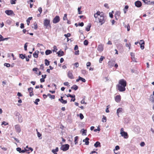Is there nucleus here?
Masks as SVG:
<instances>
[{
  "label": "nucleus",
  "instance_id": "obj_1",
  "mask_svg": "<svg viewBox=\"0 0 154 154\" xmlns=\"http://www.w3.org/2000/svg\"><path fill=\"white\" fill-rule=\"evenodd\" d=\"M94 17L95 18H98L99 22L100 23L101 25H102L105 23V20L104 19L103 12L97 11L96 13L94 14Z\"/></svg>",
  "mask_w": 154,
  "mask_h": 154
},
{
  "label": "nucleus",
  "instance_id": "obj_2",
  "mask_svg": "<svg viewBox=\"0 0 154 154\" xmlns=\"http://www.w3.org/2000/svg\"><path fill=\"white\" fill-rule=\"evenodd\" d=\"M117 85H120L126 87L127 85V82L124 79H121L119 80V83Z\"/></svg>",
  "mask_w": 154,
  "mask_h": 154
},
{
  "label": "nucleus",
  "instance_id": "obj_3",
  "mask_svg": "<svg viewBox=\"0 0 154 154\" xmlns=\"http://www.w3.org/2000/svg\"><path fill=\"white\" fill-rule=\"evenodd\" d=\"M69 145L68 144H66L62 145L60 149L63 151H65L68 150L69 148Z\"/></svg>",
  "mask_w": 154,
  "mask_h": 154
},
{
  "label": "nucleus",
  "instance_id": "obj_4",
  "mask_svg": "<svg viewBox=\"0 0 154 154\" xmlns=\"http://www.w3.org/2000/svg\"><path fill=\"white\" fill-rule=\"evenodd\" d=\"M116 87L118 90L120 91L123 92L125 91V86H120V85H117Z\"/></svg>",
  "mask_w": 154,
  "mask_h": 154
},
{
  "label": "nucleus",
  "instance_id": "obj_5",
  "mask_svg": "<svg viewBox=\"0 0 154 154\" xmlns=\"http://www.w3.org/2000/svg\"><path fill=\"white\" fill-rule=\"evenodd\" d=\"M5 13L9 16L14 15L15 14L13 11L11 10H7L5 11Z\"/></svg>",
  "mask_w": 154,
  "mask_h": 154
},
{
  "label": "nucleus",
  "instance_id": "obj_6",
  "mask_svg": "<svg viewBox=\"0 0 154 154\" xmlns=\"http://www.w3.org/2000/svg\"><path fill=\"white\" fill-rule=\"evenodd\" d=\"M14 128L16 130V132L19 133L21 132V129L20 127V126L19 125H16L14 126Z\"/></svg>",
  "mask_w": 154,
  "mask_h": 154
},
{
  "label": "nucleus",
  "instance_id": "obj_7",
  "mask_svg": "<svg viewBox=\"0 0 154 154\" xmlns=\"http://www.w3.org/2000/svg\"><path fill=\"white\" fill-rule=\"evenodd\" d=\"M60 20V17L58 16H56L53 19V23H58Z\"/></svg>",
  "mask_w": 154,
  "mask_h": 154
},
{
  "label": "nucleus",
  "instance_id": "obj_8",
  "mask_svg": "<svg viewBox=\"0 0 154 154\" xmlns=\"http://www.w3.org/2000/svg\"><path fill=\"white\" fill-rule=\"evenodd\" d=\"M50 21L49 20L45 19L44 20V26L46 27V28L50 25Z\"/></svg>",
  "mask_w": 154,
  "mask_h": 154
},
{
  "label": "nucleus",
  "instance_id": "obj_9",
  "mask_svg": "<svg viewBox=\"0 0 154 154\" xmlns=\"http://www.w3.org/2000/svg\"><path fill=\"white\" fill-rule=\"evenodd\" d=\"M130 55L131 57V58L132 59V60L134 62H137V61H136V59H137L135 57V54H134L132 52H131L130 53Z\"/></svg>",
  "mask_w": 154,
  "mask_h": 154
},
{
  "label": "nucleus",
  "instance_id": "obj_10",
  "mask_svg": "<svg viewBox=\"0 0 154 154\" xmlns=\"http://www.w3.org/2000/svg\"><path fill=\"white\" fill-rule=\"evenodd\" d=\"M120 134L122 136L124 137V138H128V135L127 133L126 132L124 131H121L120 132Z\"/></svg>",
  "mask_w": 154,
  "mask_h": 154
},
{
  "label": "nucleus",
  "instance_id": "obj_11",
  "mask_svg": "<svg viewBox=\"0 0 154 154\" xmlns=\"http://www.w3.org/2000/svg\"><path fill=\"white\" fill-rule=\"evenodd\" d=\"M103 49V45L102 44L99 45L97 47V50L99 52H101Z\"/></svg>",
  "mask_w": 154,
  "mask_h": 154
},
{
  "label": "nucleus",
  "instance_id": "obj_12",
  "mask_svg": "<svg viewBox=\"0 0 154 154\" xmlns=\"http://www.w3.org/2000/svg\"><path fill=\"white\" fill-rule=\"evenodd\" d=\"M67 75L68 77L70 79H73L74 78L72 72L70 71L68 72Z\"/></svg>",
  "mask_w": 154,
  "mask_h": 154
},
{
  "label": "nucleus",
  "instance_id": "obj_13",
  "mask_svg": "<svg viewBox=\"0 0 154 154\" xmlns=\"http://www.w3.org/2000/svg\"><path fill=\"white\" fill-rule=\"evenodd\" d=\"M33 88L32 87H30L28 89V91L29 93V96L31 97L33 95Z\"/></svg>",
  "mask_w": 154,
  "mask_h": 154
},
{
  "label": "nucleus",
  "instance_id": "obj_14",
  "mask_svg": "<svg viewBox=\"0 0 154 154\" xmlns=\"http://www.w3.org/2000/svg\"><path fill=\"white\" fill-rule=\"evenodd\" d=\"M135 5L137 7L139 8L141 6L142 3L141 2L139 1H137L135 2Z\"/></svg>",
  "mask_w": 154,
  "mask_h": 154
},
{
  "label": "nucleus",
  "instance_id": "obj_15",
  "mask_svg": "<svg viewBox=\"0 0 154 154\" xmlns=\"http://www.w3.org/2000/svg\"><path fill=\"white\" fill-rule=\"evenodd\" d=\"M115 63V61L113 60H111L109 61L108 63V64L109 66H110V67L114 66Z\"/></svg>",
  "mask_w": 154,
  "mask_h": 154
},
{
  "label": "nucleus",
  "instance_id": "obj_16",
  "mask_svg": "<svg viewBox=\"0 0 154 154\" xmlns=\"http://www.w3.org/2000/svg\"><path fill=\"white\" fill-rule=\"evenodd\" d=\"M121 96L120 95H117L115 98V101L117 103L121 101Z\"/></svg>",
  "mask_w": 154,
  "mask_h": 154
},
{
  "label": "nucleus",
  "instance_id": "obj_17",
  "mask_svg": "<svg viewBox=\"0 0 154 154\" xmlns=\"http://www.w3.org/2000/svg\"><path fill=\"white\" fill-rule=\"evenodd\" d=\"M123 109L122 108H118L117 110V116L119 117V113L122 112Z\"/></svg>",
  "mask_w": 154,
  "mask_h": 154
},
{
  "label": "nucleus",
  "instance_id": "obj_18",
  "mask_svg": "<svg viewBox=\"0 0 154 154\" xmlns=\"http://www.w3.org/2000/svg\"><path fill=\"white\" fill-rule=\"evenodd\" d=\"M89 139L88 137H86L85 139L83 140V141L84 142H85V144L88 145L89 144V142L88 140Z\"/></svg>",
  "mask_w": 154,
  "mask_h": 154
},
{
  "label": "nucleus",
  "instance_id": "obj_19",
  "mask_svg": "<svg viewBox=\"0 0 154 154\" xmlns=\"http://www.w3.org/2000/svg\"><path fill=\"white\" fill-rule=\"evenodd\" d=\"M57 54L59 57H61L64 55V53L63 51H59L57 53Z\"/></svg>",
  "mask_w": 154,
  "mask_h": 154
},
{
  "label": "nucleus",
  "instance_id": "obj_20",
  "mask_svg": "<svg viewBox=\"0 0 154 154\" xmlns=\"http://www.w3.org/2000/svg\"><path fill=\"white\" fill-rule=\"evenodd\" d=\"M39 51H35L34 53L33 54V56L35 58H37L38 57V54Z\"/></svg>",
  "mask_w": 154,
  "mask_h": 154
},
{
  "label": "nucleus",
  "instance_id": "obj_21",
  "mask_svg": "<svg viewBox=\"0 0 154 154\" xmlns=\"http://www.w3.org/2000/svg\"><path fill=\"white\" fill-rule=\"evenodd\" d=\"M91 24L89 23L87 27L85 28V30L87 31H89L90 29V27H91Z\"/></svg>",
  "mask_w": 154,
  "mask_h": 154
},
{
  "label": "nucleus",
  "instance_id": "obj_22",
  "mask_svg": "<svg viewBox=\"0 0 154 154\" xmlns=\"http://www.w3.org/2000/svg\"><path fill=\"white\" fill-rule=\"evenodd\" d=\"M58 151V148L56 147L55 149H53L52 150V152L54 153V154H57V152Z\"/></svg>",
  "mask_w": 154,
  "mask_h": 154
},
{
  "label": "nucleus",
  "instance_id": "obj_23",
  "mask_svg": "<svg viewBox=\"0 0 154 154\" xmlns=\"http://www.w3.org/2000/svg\"><path fill=\"white\" fill-rule=\"evenodd\" d=\"M18 121L19 122L21 123L23 122V119L22 116L21 115L17 117Z\"/></svg>",
  "mask_w": 154,
  "mask_h": 154
},
{
  "label": "nucleus",
  "instance_id": "obj_24",
  "mask_svg": "<svg viewBox=\"0 0 154 154\" xmlns=\"http://www.w3.org/2000/svg\"><path fill=\"white\" fill-rule=\"evenodd\" d=\"M78 88V87L76 85H74L72 87H71V89H74L75 90H77Z\"/></svg>",
  "mask_w": 154,
  "mask_h": 154
},
{
  "label": "nucleus",
  "instance_id": "obj_25",
  "mask_svg": "<svg viewBox=\"0 0 154 154\" xmlns=\"http://www.w3.org/2000/svg\"><path fill=\"white\" fill-rule=\"evenodd\" d=\"M100 142L97 141L94 144V146L95 147H97L98 146H100Z\"/></svg>",
  "mask_w": 154,
  "mask_h": 154
},
{
  "label": "nucleus",
  "instance_id": "obj_26",
  "mask_svg": "<svg viewBox=\"0 0 154 154\" xmlns=\"http://www.w3.org/2000/svg\"><path fill=\"white\" fill-rule=\"evenodd\" d=\"M52 52L51 51L49 50H47L46 51L45 53L46 55H48L52 53Z\"/></svg>",
  "mask_w": 154,
  "mask_h": 154
},
{
  "label": "nucleus",
  "instance_id": "obj_27",
  "mask_svg": "<svg viewBox=\"0 0 154 154\" xmlns=\"http://www.w3.org/2000/svg\"><path fill=\"white\" fill-rule=\"evenodd\" d=\"M19 56L22 59H24V58H26V56L25 55H23L22 54H20Z\"/></svg>",
  "mask_w": 154,
  "mask_h": 154
},
{
  "label": "nucleus",
  "instance_id": "obj_28",
  "mask_svg": "<svg viewBox=\"0 0 154 154\" xmlns=\"http://www.w3.org/2000/svg\"><path fill=\"white\" fill-rule=\"evenodd\" d=\"M149 100L152 102H154V96H152V95H151Z\"/></svg>",
  "mask_w": 154,
  "mask_h": 154
},
{
  "label": "nucleus",
  "instance_id": "obj_29",
  "mask_svg": "<svg viewBox=\"0 0 154 154\" xmlns=\"http://www.w3.org/2000/svg\"><path fill=\"white\" fill-rule=\"evenodd\" d=\"M128 8V5H125L124 8L123 9L124 13L125 14L126 11H127V9Z\"/></svg>",
  "mask_w": 154,
  "mask_h": 154
},
{
  "label": "nucleus",
  "instance_id": "obj_30",
  "mask_svg": "<svg viewBox=\"0 0 154 154\" xmlns=\"http://www.w3.org/2000/svg\"><path fill=\"white\" fill-rule=\"evenodd\" d=\"M48 96H49L50 98H51V99H54L55 98V97L54 95H51L50 94H47Z\"/></svg>",
  "mask_w": 154,
  "mask_h": 154
},
{
  "label": "nucleus",
  "instance_id": "obj_31",
  "mask_svg": "<svg viewBox=\"0 0 154 154\" xmlns=\"http://www.w3.org/2000/svg\"><path fill=\"white\" fill-rule=\"evenodd\" d=\"M45 64L46 66H48L50 64V62L48 60L46 59L45 60Z\"/></svg>",
  "mask_w": 154,
  "mask_h": 154
},
{
  "label": "nucleus",
  "instance_id": "obj_32",
  "mask_svg": "<svg viewBox=\"0 0 154 154\" xmlns=\"http://www.w3.org/2000/svg\"><path fill=\"white\" fill-rule=\"evenodd\" d=\"M106 118L104 116H103V117L102 119V121L103 122H106Z\"/></svg>",
  "mask_w": 154,
  "mask_h": 154
},
{
  "label": "nucleus",
  "instance_id": "obj_33",
  "mask_svg": "<svg viewBox=\"0 0 154 154\" xmlns=\"http://www.w3.org/2000/svg\"><path fill=\"white\" fill-rule=\"evenodd\" d=\"M61 103H62L63 104H66L67 103V101L66 100H64L63 99L61 100L60 101Z\"/></svg>",
  "mask_w": 154,
  "mask_h": 154
},
{
  "label": "nucleus",
  "instance_id": "obj_34",
  "mask_svg": "<svg viewBox=\"0 0 154 154\" xmlns=\"http://www.w3.org/2000/svg\"><path fill=\"white\" fill-rule=\"evenodd\" d=\"M67 97H70L72 98H75V96L74 95H72L70 94H68L67 95Z\"/></svg>",
  "mask_w": 154,
  "mask_h": 154
},
{
  "label": "nucleus",
  "instance_id": "obj_35",
  "mask_svg": "<svg viewBox=\"0 0 154 154\" xmlns=\"http://www.w3.org/2000/svg\"><path fill=\"white\" fill-rule=\"evenodd\" d=\"M105 58L103 56H101L99 59V62L100 63H101L102 61L103 60V59Z\"/></svg>",
  "mask_w": 154,
  "mask_h": 154
},
{
  "label": "nucleus",
  "instance_id": "obj_36",
  "mask_svg": "<svg viewBox=\"0 0 154 154\" xmlns=\"http://www.w3.org/2000/svg\"><path fill=\"white\" fill-rule=\"evenodd\" d=\"M140 45V48H141V49L142 50H143V49H144V42H143V44H141Z\"/></svg>",
  "mask_w": 154,
  "mask_h": 154
},
{
  "label": "nucleus",
  "instance_id": "obj_37",
  "mask_svg": "<svg viewBox=\"0 0 154 154\" xmlns=\"http://www.w3.org/2000/svg\"><path fill=\"white\" fill-rule=\"evenodd\" d=\"M40 101V100L39 99H36L35 100V102H34V103L36 105H37L38 104V102H39Z\"/></svg>",
  "mask_w": 154,
  "mask_h": 154
},
{
  "label": "nucleus",
  "instance_id": "obj_38",
  "mask_svg": "<svg viewBox=\"0 0 154 154\" xmlns=\"http://www.w3.org/2000/svg\"><path fill=\"white\" fill-rule=\"evenodd\" d=\"M78 138V136H76L75 137V144H76L78 143V142H77V140Z\"/></svg>",
  "mask_w": 154,
  "mask_h": 154
},
{
  "label": "nucleus",
  "instance_id": "obj_39",
  "mask_svg": "<svg viewBox=\"0 0 154 154\" xmlns=\"http://www.w3.org/2000/svg\"><path fill=\"white\" fill-rule=\"evenodd\" d=\"M16 0H11L10 1V3L12 5L16 3Z\"/></svg>",
  "mask_w": 154,
  "mask_h": 154
},
{
  "label": "nucleus",
  "instance_id": "obj_40",
  "mask_svg": "<svg viewBox=\"0 0 154 154\" xmlns=\"http://www.w3.org/2000/svg\"><path fill=\"white\" fill-rule=\"evenodd\" d=\"M81 7H79L78 8V11L79 12V14H82V12L81 11Z\"/></svg>",
  "mask_w": 154,
  "mask_h": 154
},
{
  "label": "nucleus",
  "instance_id": "obj_41",
  "mask_svg": "<svg viewBox=\"0 0 154 154\" xmlns=\"http://www.w3.org/2000/svg\"><path fill=\"white\" fill-rule=\"evenodd\" d=\"M88 41L86 40L84 41V44L85 45H87L88 44Z\"/></svg>",
  "mask_w": 154,
  "mask_h": 154
},
{
  "label": "nucleus",
  "instance_id": "obj_42",
  "mask_svg": "<svg viewBox=\"0 0 154 154\" xmlns=\"http://www.w3.org/2000/svg\"><path fill=\"white\" fill-rule=\"evenodd\" d=\"M119 149V147L118 146H116L115 147V149H114L113 151H114L115 150H117Z\"/></svg>",
  "mask_w": 154,
  "mask_h": 154
},
{
  "label": "nucleus",
  "instance_id": "obj_43",
  "mask_svg": "<svg viewBox=\"0 0 154 154\" xmlns=\"http://www.w3.org/2000/svg\"><path fill=\"white\" fill-rule=\"evenodd\" d=\"M4 65L7 67H9L10 66V64L8 63H4Z\"/></svg>",
  "mask_w": 154,
  "mask_h": 154
},
{
  "label": "nucleus",
  "instance_id": "obj_44",
  "mask_svg": "<svg viewBox=\"0 0 154 154\" xmlns=\"http://www.w3.org/2000/svg\"><path fill=\"white\" fill-rule=\"evenodd\" d=\"M80 118L81 119H82L84 118V116L82 113H80L79 114Z\"/></svg>",
  "mask_w": 154,
  "mask_h": 154
},
{
  "label": "nucleus",
  "instance_id": "obj_45",
  "mask_svg": "<svg viewBox=\"0 0 154 154\" xmlns=\"http://www.w3.org/2000/svg\"><path fill=\"white\" fill-rule=\"evenodd\" d=\"M80 80H81L82 82H85V81H86V80H85V79L81 77L80 76Z\"/></svg>",
  "mask_w": 154,
  "mask_h": 154
},
{
  "label": "nucleus",
  "instance_id": "obj_46",
  "mask_svg": "<svg viewBox=\"0 0 154 154\" xmlns=\"http://www.w3.org/2000/svg\"><path fill=\"white\" fill-rule=\"evenodd\" d=\"M71 35V34L70 33H68L67 34H64V36L66 37V38H68V37H69Z\"/></svg>",
  "mask_w": 154,
  "mask_h": 154
},
{
  "label": "nucleus",
  "instance_id": "obj_47",
  "mask_svg": "<svg viewBox=\"0 0 154 154\" xmlns=\"http://www.w3.org/2000/svg\"><path fill=\"white\" fill-rule=\"evenodd\" d=\"M16 150L17 151L19 152L20 153H21L20 151H21V148H20V147H18L16 148Z\"/></svg>",
  "mask_w": 154,
  "mask_h": 154
},
{
  "label": "nucleus",
  "instance_id": "obj_48",
  "mask_svg": "<svg viewBox=\"0 0 154 154\" xmlns=\"http://www.w3.org/2000/svg\"><path fill=\"white\" fill-rule=\"evenodd\" d=\"M82 73L83 74H86V71L85 70H82L81 71Z\"/></svg>",
  "mask_w": 154,
  "mask_h": 154
},
{
  "label": "nucleus",
  "instance_id": "obj_49",
  "mask_svg": "<svg viewBox=\"0 0 154 154\" xmlns=\"http://www.w3.org/2000/svg\"><path fill=\"white\" fill-rule=\"evenodd\" d=\"M28 44V43H26L24 46V50L25 51L27 50V46L26 45V44Z\"/></svg>",
  "mask_w": 154,
  "mask_h": 154
},
{
  "label": "nucleus",
  "instance_id": "obj_50",
  "mask_svg": "<svg viewBox=\"0 0 154 154\" xmlns=\"http://www.w3.org/2000/svg\"><path fill=\"white\" fill-rule=\"evenodd\" d=\"M54 48V50L53 51H54L55 52H57V47L56 46H54L53 47Z\"/></svg>",
  "mask_w": 154,
  "mask_h": 154
},
{
  "label": "nucleus",
  "instance_id": "obj_51",
  "mask_svg": "<svg viewBox=\"0 0 154 154\" xmlns=\"http://www.w3.org/2000/svg\"><path fill=\"white\" fill-rule=\"evenodd\" d=\"M67 14H64V16L63 17V20H66L67 19Z\"/></svg>",
  "mask_w": 154,
  "mask_h": 154
},
{
  "label": "nucleus",
  "instance_id": "obj_52",
  "mask_svg": "<svg viewBox=\"0 0 154 154\" xmlns=\"http://www.w3.org/2000/svg\"><path fill=\"white\" fill-rule=\"evenodd\" d=\"M100 128H99V127L97 128V129H95L94 130V132H97V131H100Z\"/></svg>",
  "mask_w": 154,
  "mask_h": 154
},
{
  "label": "nucleus",
  "instance_id": "obj_53",
  "mask_svg": "<svg viewBox=\"0 0 154 154\" xmlns=\"http://www.w3.org/2000/svg\"><path fill=\"white\" fill-rule=\"evenodd\" d=\"M20 113L18 112H16L15 113V116H16V117H18L19 116H20Z\"/></svg>",
  "mask_w": 154,
  "mask_h": 154
},
{
  "label": "nucleus",
  "instance_id": "obj_54",
  "mask_svg": "<svg viewBox=\"0 0 154 154\" xmlns=\"http://www.w3.org/2000/svg\"><path fill=\"white\" fill-rule=\"evenodd\" d=\"M34 25L35 26V27H34V29H36L37 28L38 26L37 24L36 23H34Z\"/></svg>",
  "mask_w": 154,
  "mask_h": 154
},
{
  "label": "nucleus",
  "instance_id": "obj_55",
  "mask_svg": "<svg viewBox=\"0 0 154 154\" xmlns=\"http://www.w3.org/2000/svg\"><path fill=\"white\" fill-rule=\"evenodd\" d=\"M38 11L39 12L40 14L42 12V8L41 7H39L38 8Z\"/></svg>",
  "mask_w": 154,
  "mask_h": 154
},
{
  "label": "nucleus",
  "instance_id": "obj_56",
  "mask_svg": "<svg viewBox=\"0 0 154 154\" xmlns=\"http://www.w3.org/2000/svg\"><path fill=\"white\" fill-rule=\"evenodd\" d=\"M0 40L1 41H4L3 37L2 36V35H0Z\"/></svg>",
  "mask_w": 154,
  "mask_h": 154
},
{
  "label": "nucleus",
  "instance_id": "obj_57",
  "mask_svg": "<svg viewBox=\"0 0 154 154\" xmlns=\"http://www.w3.org/2000/svg\"><path fill=\"white\" fill-rule=\"evenodd\" d=\"M76 55H78L79 54V50H77V51H76L74 53Z\"/></svg>",
  "mask_w": 154,
  "mask_h": 154
},
{
  "label": "nucleus",
  "instance_id": "obj_58",
  "mask_svg": "<svg viewBox=\"0 0 154 154\" xmlns=\"http://www.w3.org/2000/svg\"><path fill=\"white\" fill-rule=\"evenodd\" d=\"M74 65L76 67H78L79 66V63L77 62L76 63L74 64Z\"/></svg>",
  "mask_w": 154,
  "mask_h": 154
},
{
  "label": "nucleus",
  "instance_id": "obj_59",
  "mask_svg": "<svg viewBox=\"0 0 154 154\" xmlns=\"http://www.w3.org/2000/svg\"><path fill=\"white\" fill-rule=\"evenodd\" d=\"M145 143L143 142H142L140 144V145L141 146H143L145 145Z\"/></svg>",
  "mask_w": 154,
  "mask_h": 154
},
{
  "label": "nucleus",
  "instance_id": "obj_60",
  "mask_svg": "<svg viewBox=\"0 0 154 154\" xmlns=\"http://www.w3.org/2000/svg\"><path fill=\"white\" fill-rule=\"evenodd\" d=\"M20 27L21 29L24 28V25L23 23H22L20 24Z\"/></svg>",
  "mask_w": 154,
  "mask_h": 154
},
{
  "label": "nucleus",
  "instance_id": "obj_61",
  "mask_svg": "<svg viewBox=\"0 0 154 154\" xmlns=\"http://www.w3.org/2000/svg\"><path fill=\"white\" fill-rule=\"evenodd\" d=\"M37 135H38V137H40L41 136H42V135L41 134H40L39 132H38V131H37Z\"/></svg>",
  "mask_w": 154,
  "mask_h": 154
},
{
  "label": "nucleus",
  "instance_id": "obj_62",
  "mask_svg": "<svg viewBox=\"0 0 154 154\" xmlns=\"http://www.w3.org/2000/svg\"><path fill=\"white\" fill-rule=\"evenodd\" d=\"M91 63L90 62H88L87 63L86 65L87 67L90 66H91Z\"/></svg>",
  "mask_w": 154,
  "mask_h": 154
},
{
  "label": "nucleus",
  "instance_id": "obj_63",
  "mask_svg": "<svg viewBox=\"0 0 154 154\" xmlns=\"http://www.w3.org/2000/svg\"><path fill=\"white\" fill-rule=\"evenodd\" d=\"M78 46L77 45H75V47H74V50H78Z\"/></svg>",
  "mask_w": 154,
  "mask_h": 154
},
{
  "label": "nucleus",
  "instance_id": "obj_64",
  "mask_svg": "<svg viewBox=\"0 0 154 154\" xmlns=\"http://www.w3.org/2000/svg\"><path fill=\"white\" fill-rule=\"evenodd\" d=\"M79 25L81 26H84V23L83 22H81L79 24Z\"/></svg>",
  "mask_w": 154,
  "mask_h": 154
}]
</instances>
